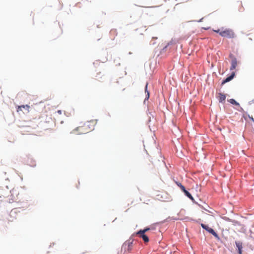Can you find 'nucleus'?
<instances>
[{"label": "nucleus", "mask_w": 254, "mask_h": 254, "mask_svg": "<svg viewBox=\"0 0 254 254\" xmlns=\"http://www.w3.org/2000/svg\"><path fill=\"white\" fill-rule=\"evenodd\" d=\"M150 229L149 228H146L144 229L143 230H140V232H142V233H145L146 232L149 231Z\"/></svg>", "instance_id": "nucleus-14"}, {"label": "nucleus", "mask_w": 254, "mask_h": 254, "mask_svg": "<svg viewBox=\"0 0 254 254\" xmlns=\"http://www.w3.org/2000/svg\"><path fill=\"white\" fill-rule=\"evenodd\" d=\"M201 226L202 228L204 229H205L206 231L208 232L209 233L211 234L212 235H213L216 239H217L218 240H220V237L218 236V235L213 230V229L210 228L207 225H206L203 223L201 224Z\"/></svg>", "instance_id": "nucleus-3"}, {"label": "nucleus", "mask_w": 254, "mask_h": 254, "mask_svg": "<svg viewBox=\"0 0 254 254\" xmlns=\"http://www.w3.org/2000/svg\"><path fill=\"white\" fill-rule=\"evenodd\" d=\"M230 58H231V65L230 67V70H233L235 69L237 65V61L236 58L233 56L232 54L230 55Z\"/></svg>", "instance_id": "nucleus-5"}, {"label": "nucleus", "mask_w": 254, "mask_h": 254, "mask_svg": "<svg viewBox=\"0 0 254 254\" xmlns=\"http://www.w3.org/2000/svg\"><path fill=\"white\" fill-rule=\"evenodd\" d=\"M235 76V72H233L231 74V75H230L229 76L227 77L225 80H224L222 82V84H224L227 82H229L230 81V80H231Z\"/></svg>", "instance_id": "nucleus-10"}, {"label": "nucleus", "mask_w": 254, "mask_h": 254, "mask_svg": "<svg viewBox=\"0 0 254 254\" xmlns=\"http://www.w3.org/2000/svg\"><path fill=\"white\" fill-rule=\"evenodd\" d=\"M217 98L218 99L219 102H222L226 100V96L223 93H219L217 96Z\"/></svg>", "instance_id": "nucleus-9"}, {"label": "nucleus", "mask_w": 254, "mask_h": 254, "mask_svg": "<svg viewBox=\"0 0 254 254\" xmlns=\"http://www.w3.org/2000/svg\"><path fill=\"white\" fill-rule=\"evenodd\" d=\"M177 185L180 188L181 185H182L180 183L176 182Z\"/></svg>", "instance_id": "nucleus-16"}, {"label": "nucleus", "mask_w": 254, "mask_h": 254, "mask_svg": "<svg viewBox=\"0 0 254 254\" xmlns=\"http://www.w3.org/2000/svg\"><path fill=\"white\" fill-rule=\"evenodd\" d=\"M147 86H148V83H147L146 84V86H145V93L146 94V99H148L149 98V91L147 90Z\"/></svg>", "instance_id": "nucleus-13"}, {"label": "nucleus", "mask_w": 254, "mask_h": 254, "mask_svg": "<svg viewBox=\"0 0 254 254\" xmlns=\"http://www.w3.org/2000/svg\"><path fill=\"white\" fill-rule=\"evenodd\" d=\"M184 192L189 198H190L191 200H193V197L188 191L186 190Z\"/></svg>", "instance_id": "nucleus-12"}, {"label": "nucleus", "mask_w": 254, "mask_h": 254, "mask_svg": "<svg viewBox=\"0 0 254 254\" xmlns=\"http://www.w3.org/2000/svg\"><path fill=\"white\" fill-rule=\"evenodd\" d=\"M159 155L160 158H162V157H161V156L159 154Z\"/></svg>", "instance_id": "nucleus-19"}, {"label": "nucleus", "mask_w": 254, "mask_h": 254, "mask_svg": "<svg viewBox=\"0 0 254 254\" xmlns=\"http://www.w3.org/2000/svg\"><path fill=\"white\" fill-rule=\"evenodd\" d=\"M180 189L183 192H184L186 190L185 187L183 185H181Z\"/></svg>", "instance_id": "nucleus-15"}, {"label": "nucleus", "mask_w": 254, "mask_h": 254, "mask_svg": "<svg viewBox=\"0 0 254 254\" xmlns=\"http://www.w3.org/2000/svg\"><path fill=\"white\" fill-rule=\"evenodd\" d=\"M94 122L93 121H88L82 126L77 127L72 131V132L78 134H85L94 129Z\"/></svg>", "instance_id": "nucleus-1"}, {"label": "nucleus", "mask_w": 254, "mask_h": 254, "mask_svg": "<svg viewBox=\"0 0 254 254\" xmlns=\"http://www.w3.org/2000/svg\"><path fill=\"white\" fill-rule=\"evenodd\" d=\"M213 31L217 33H219L222 37L231 39L234 38L235 36L234 31L230 29H224L213 30Z\"/></svg>", "instance_id": "nucleus-2"}, {"label": "nucleus", "mask_w": 254, "mask_h": 254, "mask_svg": "<svg viewBox=\"0 0 254 254\" xmlns=\"http://www.w3.org/2000/svg\"><path fill=\"white\" fill-rule=\"evenodd\" d=\"M136 235H139V237L141 238L145 243L149 242V238L148 236L146 235L145 233H142V232H140V231H139L133 234V236Z\"/></svg>", "instance_id": "nucleus-6"}, {"label": "nucleus", "mask_w": 254, "mask_h": 254, "mask_svg": "<svg viewBox=\"0 0 254 254\" xmlns=\"http://www.w3.org/2000/svg\"><path fill=\"white\" fill-rule=\"evenodd\" d=\"M133 242V240L129 239L127 241H126L123 245V247L125 248V249L128 252H130L132 250Z\"/></svg>", "instance_id": "nucleus-4"}, {"label": "nucleus", "mask_w": 254, "mask_h": 254, "mask_svg": "<svg viewBox=\"0 0 254 254\" xmlns=\"http://www.w3.org/2000/svg\"><path fill=\"white\" fill-rule=\"evenodd\" d=\"M30 109V106L29 105H21L18 106L17 108V112H19L20 111H23V110H25L27 112H29Z\"/></svg>", "instance_id": "nucleus-7"}, {"label": "nucleus", "mask_w": 254, "mask_h": 254, "mask_svg": "<svg viewBox=\"0 0 254 254\" xmlns=\"http://www.w3.org/2000/svg\"><path fill=\"white\" fill-rule=\"evenodd\" d=\"M58 113L59 114H62V111H61V110H59V111H58Z\"/></svg>", "instance_id": "nucleus-17"}, {"label": "nucleus", "mask_w": 254, "mask_h": 254, "mask_svg": "<svg viewBox=\"0 0 254 254\" xmlns=\"http://www.w3.org/2000/svg\"><path fill=\"white\" fill-rule=\"evenodd\" d=\"M251 119H252V120L254 122V118H251Z\"/></svg>", "instance_id": "nucleus-18"}, {"label": "nucleus", "mask_w": 254, "mask_h": 254, "mask_svg": "<svg viewBox=\"0 0 254 254\" xmlns=\"http://www.w3.org/2000/svg\"><path fill=\"white\" fill-rule=\"evenodd\" d=\"M236 247L238 249V253L239 254H242V249H243V245L241 242L236 241L235 242Z\"/></svg>", "instance_id": "nucleus-8"}, {"label": "nucleus", "mask_w": 254, "mask_h": 254, "mask_svg": "<svg viewBox=\"0 0 254 254\" xmlns=\"http://www.w3.org/2000/svg\"><path fill=\"white\" fill-rule=\"evenodd\" d=\"M228 101L232 104L238 106H240V104L237 101H236L234 99H231L228 100Z\"/></svg>", "instance_id": "nucleus-11"}]
</instances>
